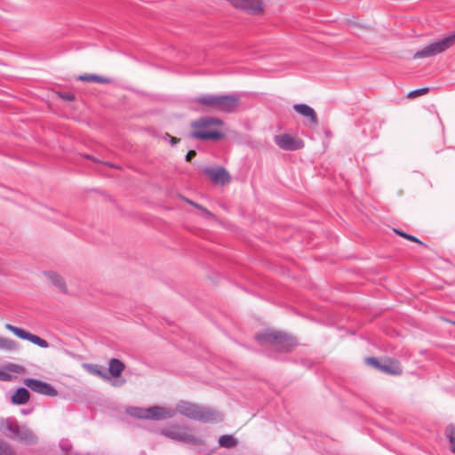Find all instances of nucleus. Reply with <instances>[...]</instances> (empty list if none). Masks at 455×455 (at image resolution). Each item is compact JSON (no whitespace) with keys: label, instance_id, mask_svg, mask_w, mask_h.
Instances as JSON below:
<instances>
[{"label":"nucleus","instance_id":"2eb2a0df","mask_svg":"<svg viewBox=\"0 0 455 455\" xmlns=\"http://www.w3.org/2000/svg\"><path fill=\"white\" fill-rule=\"evenodd\" d=\"M20 427L15 419L7 418L0 419V429L11 438L17 435Z\"/></svg>","mask_w":455,"mask_h":455},{"label":"nucleus","instance_id":"4468645a","mask_svg":"<svg viewBox=\"0 0 455 455\" xmlns=\"http://www.w3.org/2000/svg\"><path fill=\"white\" fill-rule=\"evenodd\" d=\"M12 439H17L19 442L28 445L36 443L38 440L33 431L25 425L20 427L17 435L15 436H12Z\"/></svg>","mask_w":455,"mask_h":455},{"label":"nucleus","instance_id":"c85d7f7f","mask_svg":"<svg viewBox=\"0 0 455 455\" xmlns=\"http://www.w3.org/2000/svg\"><path fill=\"white\" fill-rule=\"evenodd\" d=\"M394 230H395V232L396 234H398L399 235H401V236H403V237H404V238H406V239H408V240H410V241H412V242H415V243H418L423 244V243H422L420 240H419L417 237H415V236H413V235H409V234L404 233V232H403V231H400V230H398V229H394Z\"/></svg>","mask_w":455,"mask_h":455},{"label":"nucleus","instance_id":"f704fd0d","mask_svg":"<svg viewBox=\"0 0 455 455\" xmlns=\"http://www.w3.org/2000/svg\"><path fill=\"white\" fill-rule=\"evenodd\" d=\"M60 96L64 99V100H75V94L72 93V92H63V93H60Z\"/></svg>","mask_w":455,"mask_h":455},{"label":"nucleus","instance_id":"72a5a7b5","mask_svg":"<svg viewBox=\"0 0 455 455\" xmlns=\"http://www.w3.org/2000/svg\"><path fill=\"white\" fill-rule=\"evenodd\" d=\"M188 204H190L191 205L195 206L196 208L201 210L202 212H204L206 215H209V216H212V214L205 208H204L202 205L196 204V203H194L193 201H190V200H188Z\"/></svg>","mask_w":455,"mask_h":455},{"label":"nucleus","instance_id":"dca6fc26","mask_svg":"<svg viewBox=\"0 0 455 455\" xmlns=\"http://www.w3.org/2000/svg\"><path fill=\"white\" fill-rule=\"evenodd\" d=\"M217 98L218 95L214 94H204L196 97L194 101L202 106L206 111H216L217 108Z\"/></svg>","mask_w":455,"mask_h":455},{"label":"nucleus","instance_id":"f257e3e1","mask_svg":"<svg viewBox=\"0 0 455 455\" xmlns=\"http://www.w3.org/2000/svg\"><path fill=\"white\" fill-rule=\"evenodd\" d=\"M223 121L219 117L204 116L191 122L190 138L201 140H220L224 134L215 130V127L222 126Z\"/></svg>","mask_w":455,"mask_h":455},{"label":"nucleus","instance_id":"f03ea898","mask_svg":"<svg viewBox=\"0 0 455 455\" xmlns=\"http://www.w3.org/2000/svg\"><path fill=\"white\" fill-rule=\"evenodd\" d=\"M176 411L191 419L203 422H217L222 420V415L216 410L180 401L176 405Z\"/></svg>","mask_w":455,"mask_h":455},{"label":"nucleus","instance_id":"b1692460","mask_svg":"<svg viewBox=\"0 0 455 455\" xmlns=\"http://www.w3.org/2000/svg\"><path fill=\"white\" fill-rule=\"evenodd\" d=\"M0 455H17V453L9 443L0 439Z\"/></svg>","mask_w":455,"mask_h":455},{"label":"nucleus","instance_id":"2f4dec72","mask_svg":"<svg viewBox=\"0 0 455 455\" xmlns=\"http://www.w3.org/2000/svg\"><path fill=\"white\" fill-rule=\"evenodd\" d=\"M13 379V376L10 374L9 372L0 371V380L1 381H12Z\"/></svg>","mask_w":455,"mask_h":455},{"label":"nucleus","instance_id":"a211bd4d","mask_svg":"<svg viewBox=\"0 0 455 455\" xmlns=\"http://www.w3.org/2000/svg\"><path fill=\"white\" fill-rule=\"evenodd\" d=\"M30 398V393L25 387H20L12 396V403L14 404H25Z\"/></svg>","mask_w":455,"mask_h":455},{"label":"nucleus","instance_id":"a878e982","mask_svg":"<svg viewBox=\"0 0 455 455\" xmlns=\"http://www.w3.org/2000/svg\"><path fill=\"white\" fill-rule=\"evenodd\" d=\"M85 367L88 369V371L97 376H100L103 379H107L106 373L103 371L102 368L99 365H92V364H86Z\"/></svg>","mask_w":455,"mask_h":455},{"label":"nucleus","instance_id":"e433bc0d","mask_svg":"<svg viewBox=\"0 0 455 455\" xmlns=\"http://www.w3.org/2000/svg\"><path fill=\"white\" fill-rule=\"evenodd\" d=\"M196 155V152L195 150H189L186 155V160L188 162H190Z\"/></svg>","mask_w":455,"mask_h":455},{"label":"nucleus","instance_id":"9d476101","mask_svg":"<svg viewBox=\"0 0 455 455\" xmlns=\"http://www.w3.org/2000/svg\"><path fill=\"white\" fill-rule=\"evenodd\" d=\"M274 140L280 148L287 151H295L303 148L301 140L295 139L289 134L276 135Z\"/></svg>","mask_w":455,"mask_h":455},{"label":"nucleus","instance_id":"cd10ccee","mask_svg":"<svg viewBox=\"0 0 455 455\" xmlns=\"http://www.w3.org/2000/svg\"><path fill=\"white\" fill-rule=\"evenodd\" d=\"M5 370L14 373H23L25 371V368L21 365L15 363H8L4 366Z\"/></svg>","mask_w":455,"mask_h":455},{"label":"nucleus","instance_id":"f3484780","mask_svg":"<svg viewBox=\"0 0 455 455\" xmlns=\"http://www.w3.org/2000/svg\"><path fill=\"white\" fill-rule=\"evenodd\" d=\"M381 371L391 374V375H400L402 373V369L397 361L387 360L381 363L380 369Z\"/></svg>","mask_w":455,"mask_h":455},{"label":"nucleus","instance_id":"bb28decb","mask_svg":"<svg viewBox=\"0 0 455 455\" xmlns=\"http://www.w3.org/2000/svg\"><path fill=\"white\" fill-rule=\"evenodd\" d=\"M60 448L61 451V455H70L72 451V444L68 440H61L60 442Z\"/></svg>","mask_w":455,"mask_h":455},{"label":"nucleus","instance_id":"39448f33","mask_svg":"<svg viewBox=\"0 0 455 455\" xmlns=\"http://www.w3.org/2000/svg\"><path fill=\"white\" fill-rule=\"evenodd\" d=\"M161 434L178 442H183L186 443L198 444L200 441L197 437L188 433L184 428L178 426H172L161 430Z\"/></svg>","mask_w":455,"mask_h":455},{"label":"nucleus","instance_id":"9b49d317","mask_svg":"<svg viewBox=\"0 0 455 455\" xmlns=\"http://www.w3.org/2000/svg\"><path fill=\"white\" fill-rule=\"evenodd\" d=\"M228 2L234 7L252 14H257L262 10L261 0H228Z\"/></svg>","mask_w":455,"mask_h":455},{"label":"nucleus","instance_id":"7c9ffc66","mask_svg":"<svg viewBox=\"0 0 455 455\" xmlns=\"http://www.w3.org/2000/svg\"><path fill=\"white\" fill-rule=\"evenodd\" d=\"M366 363L369 364V365H371L377 369H380V366H381V363H379L375 357H368L366 358Z\"/></svg>","mask_w":455,"mask_h":455},{"label":"nucleus","instance_id":"393cba45","mask_svg":"<svg viewBox=\"0 0 455 455\" xmlns=\"http://www.w3.org/2000/svg\"><path fill=\"white\" fill-rule=\"evenodd\" d=\"M445 435L450 441L451 451L455 453V426H448L445 430Z\"/></svg>","mask_w":455,"mask_h":455},{"label":"nucleus","instance_id":"5701e85b","mask_svg":"<svg viewBox=\"0 0 455 455\" xmlns=\"http://www.w3.org/2000/svg\"><path fill=\"white\" fill-rule=\"evenodd\" d=\"M219 444L221 447L232 448L236 444V441L232 435H224L219 438Z\"/></svg>","mask_w":455,"mask_h":455},{"label":"nucleus","instance_id":"c9c22d12","mask_svg":"<svg viewBox=\"0 0 455 455\" xmlns=\"http://www.w3.org/2000/svg\"><path fill=\"white\" fill-rule=\"evenodd\" d=\"M165 139H168L172 145H175L180 141V139L171 136L169 133H165Z\"/></svg>","mask_w":455,"mask_h":455},{"label":"nucleus","instance_id":"1a4fd4ad","mask_svg":"<svg viewBox=\"0 0 455 455\" xmlns=\"http://www.w3.org/2000/svg\"><path fill=\"white\" fill-rule=\"evenodd\" d=\"M24 384L32 391L47 396H56L57 390L49 383L36 379H26Z\"/></svg>","mask_w":455,"mask_h":455},{"label":"nucleus","instance_id":"7ed1b4c3","mask_svg":"<svg viewBox=\"0 0 455 455\" xmlns=\"http://www.w3.org/2000/svg\"><path fill=\"white\" fill-rule=\"evenodd\" d=\"M256 340L261 344H269L278 352H289L297 346L294 338L276 331H266L255 335Z\"/></svg>","mask_w":455,"mask_h":455},{"label":"nucleus","instance_id":"4c0bfd02","mask_svg":"<svg viewBox=\"0 0 455 455\" xmlns=\"http://www.w3.org/2000/svg\"><path fill=\"white\" fill-rule=\"evenodd\" d=\"M84 157L95 162V163H99L100 161L98 159H96L95 157L92 156H89V155H85Z\"/></svg>","mask_w":455,"mask_h":455},{"label":"nucleus","instance_id":"c756f323","mask_svg":"<svg viewBox=\"0 0 455 455\" xmlns=\"http://www.w3.org/2000/svg\"><path fill=\"white\" fill-rule=\"evenodd\" d=\"M428 92V88H421V89H417V90H414V91H411L410 93H409V97L411 98H414V97H417V96H419V95H422V94H425Z\"/></svg>","mask_w":455,"mask_h":455},{"label":"nucleus","instance_id":"f8f14e48","mask_svg":"<svg viewBox=\"0 0 455 455\" xmlns=\"http://www.w3.org/2000/svg\"><path fill=\"white\" fill-rule=\"evenodd\" d=\"M204 173L207 174L215 184L225 185L230 182L231 177L228 171L223 167L205 168Z\"/></svg>","mask_w":455,"mask_h":455},{"label":"nucleus","instance_id":"4be33fe9","mask_svg":"<svg viewBox=\"0 0 455 455\" xmlns=\"http://www.w3.org/2000/svg\"><path fill=\"white\" fill-rule=\"evenodd\" d=\"M19 345L15 340L0 336V349L4 351H15Z\"/></svg>","mask_w":455,"mask_h":455},{"label":"nucleus","instance_id":"6e6552de","mask_svg":"<svg viewBox=\"0 0 455 455\" xmlns=\"http://www.w3.org/2000/svg\"><path fill=\"white\" fill-rule=\"evenodd\" d=\"M5 328L12 331L13 334H15L20 339L28 340L42 348H47L49 347L48 341L21 328L12 325L11 323H6Z\"/></svg>","mask_w":455,"mask_h":455},{"label":"nucleus","instance_id":"20e7f679","mask_svg":"<svg viewBox=\"0 0 455 455\" xmlns=\"http://www.w3.org/2000/svg\"><path fill=\"white\" fill-rule=\"evenodd\" d=\"M455 43V34L446 36L443 39L437 40L420 51L415 52L414 59H421L435 56L438 53L444 52Z\"/></svg>","mask_w":455,"mask_h":455},{"label":"nucleus","instance_id":"423d86ee","mask_svg":"<svg viewBox=\"0 0 455 455\" xmlns=\"http://www.w3.org/2000/svg\"><path fill=\"white\" fill-rule=\"evenodd\" d=\"M240 106V96L238 94H220L217 98V112L233 113Z\"/></svg>","mask_w":455,"mask_h":455},{"label":"nucleus","instance_id":"6ab92c4d","mask_svg":"<svg viewBox=\"0 0 455 455\" xmlns=\"http://www.w3.org/2000/svg\"><path fill=\"white\" fill-rule=\"evenodd\" d=\"M45 275L55 287H57L62 292H67V285L65 280L58 273L49 271L45 273Z\"/></svg>","mask_w":455,"mask_h":455},{"label":"nucleus","instance_id":"473e14b6","mask_svg":"<svg viewBox=\"0 0 455 455\" xmlns=\"http://www.w3.org/2000/svg\"><path fill=\"white\" fill-rule=\"evenodd\" d=\"M188 204H190L191 205L195 206L196 208L201 210L202 212H204L206 215H209V216H212V214L205 208H204L202 205L196 204V203H194L193 201H190V200H188Z\"/></svg>","mask_w":455,"mask_h":455},{"label":"nucleus","instance_id":"aec40b11","mask_svg":"<svg viewBox=\"0 0 455 455\" xmlns=\"http://www.w3.org/2000/svg\"><path fill=\"white\" fill-rule=\"evenodd\" d=\"M108 366L109 373L114 378L119 377L125 368L124 363L116 358L110 359Z\"/></svg>","mask_w":455,"mask_h":455},{"label":"nucleus","instance_id":"0eeeda50","mask_svg":"<svg viewBox=\"0 0 455 455\" xmlns=\"http://www.w3.org/2000/svg\"><path fill=\"white\" fill-rule=\"evenodd\" d=\"M175 414L176 411L172 409L153 406L141 411L138 417L141 419L159 420L172 418Z\"/></svg>","mask_w":455,"mask_h":455},{"label":"nucleus","instance_id":"412c9836","mask_svg":"<svg viewBox=\"0 0 455 455\" xmlns=\"http://www.w3.org/2000/svg\"><path fill=\"white\" fill-rule=\"evenodd\" d=\"M78 80L83 82H93L99 84H110L112 80L108 77L100 76L96 74H85L78 77Z\"/></svg>","mask_w":455,"mask_h":455},{"label":"nucleus","instance_id":"ddd939ff","mask_svg":"<svg viewBox=\"0 0 455 455\" xmlns=\"http://www.w3.org/2000/svg\"><path fill=\"white\" fill-rule=\"evenodd\" d=\"M293 109L299 115L307 118L310 124L313 126L318 125V118L315 111L308 105L304 103L295 104Z\"/></svg>","mask_w":455,"mask_h":455}]
</instances>
